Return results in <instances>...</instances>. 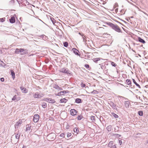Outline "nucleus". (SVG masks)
<instances>
[{
  "label": "nucleus",
  "instance_id": "nucleus-1",
  "mask_svg": "<svg viewBox=\"0 0 148 148\" xmlns=\"http://www.w3.org/2000/svg\"><path fill=\"white\" fill-rule=\"evenodd\" d=\"M106 24L111 27L113 29L117 32L122 33L119 26L117 25H114L110 22H107Z\"/></svg>",
  "mask_w": 148,
  "mask_h": 148
},
{
  "label": "nucleus",
  "instance_id": "nucleus-2",
  "mask_svg": "<svg viewBox=\"0 0 148 148\" xmlns=\"http://www.w3.org/2000/svg\"><path fill=\"white\" fill-rule=\"evenodd\" d=\"M60 71L61 72L67 74H71V72L68 70L67 69L65 68H63L60 69Z\"/></svg>",
  "mask_w": 148,
  "mask_h": 148
},
{
  "label": "nucleus",
  "instance_id": "nucleus-3",
  "mask_svg": "<svg viewBox=\"0 0 148 148\" xmlns=\"http://www.w3.org/2000/svg\"><path fill=\"white\" fill-rule=\"evenodd\" d=\"M69 92L68 90H64L58 92L57 94H56L55 95L56 96H60L63 95L64 94L69 93Z\"/></svg>",
  "mask_w": 148,
  "mask_h": 148
},
{
  "label": "nucleus",
  "instance_id": "nucleus-4",
  "mask_svg": "<svg viewBox=\"0 0 148 148\" xmlns=\"http://www.w3.org/2000/svg\"><path fill=\"white\" fill-rule=\"evenodd\" d=\"M108 104L113 109L116 110L117 109L116 105L112 101H110L108 102Z\"/></svg>",
  "mask_w": 148,
  "mask_h": 148
},
{
  "label": "nucleus",
  "instance_id": "nucleus-5",
  "mask_svg": "<svg viewBox=\"0 0 148 148\" xmlns=\"http://www.w3.org/2000/svg\"><path fill=\"white\" fill-rule=\"evenodd\" d=\"M39 116L37 114H35L34 116L33 121L34 122H37L39 120Z\"/></svg>",
  "mask_w": 148,
  "mask_h": 148
},
{
  "label": "nucleus",
  "instance_id": "nucleus-6",
  "mask_svg": "<svg viewBox=\"0 0 148 148\" xmlns=\"http://www.w3.org/2000/svg\"><path fill=\"white\" fill-rule=\"evenodd\" d=\"M33 97L35 98H40L42 96L38 92L33 93Z\"/></svg>",
  "mask_w": 148,
  "mask_h": 148
},
{
  "label": "nucleus",
  "instance_id": "nucleus-7",
  "mask_svg": "<svg viewBox=\"0 0 148 148\" xmlns=\"http://www.w3.org/2000/svg\"><path fill=\"white\" fill-rule=\"evenodd\" d=\"M77 112L76 110L74 109H71L70 111V114L72 116L75 115Z\"/></svg>",
  "mask_w": 148,
  "mask_h": 148
},
{
  "label": "nucleus",
  "instance_id": "nucleus-8",
  "mask_svg": "<svg viewBox=\"0 0 148 148\" xmlns=\"http://www.w3.org/2000/svg\"><path fill=\"white\" fill-rule=\"evenodd\" d=\"M21 55H23L27 53V51L24 49H21Z\"/></svg>",
  "mask_w": 148,
  "mask_h": 148
},
{
  "label": "nucleus",
  "instance_id": "nucleus-9",
  "mask_svg": "<svg viewBox=\"0 0 148 148\" xmlns=\"http://www.w3.org/2000/svg\"><path fill=\"white\" fill-rule=\"evenodd\" d=\"M22 121L20 120L18 121L15 125V127L16 128H18V127L21 125L22 123Z\"/></svg>",
  "mask_w": 148,
  "mask_h": 148
},
{
  "label": "nucleus",
  "instance_id": "nucleus-10",
  "mask_svg": "<svg viewBox=\"0 0 148 148\" xmlns=\"http://www.w3.org/2000/svg\"><path fill=\"white\" fill-rule=\"evenodd\" d=\"M73 52L77 56H79L80 55L78 53L79 51L76 48H73L72 49Z\"/></svg>",
  "mask_w": 148,
  "mask_h": 148
},
{
  "label": "nucleus",
  "instance_id": "nucleus-11",
  "mask_svg": "<svg viewBox=\"0 0 148 148\" xmlns=\"http://www.w3.org/2000/svg\"><path fill=\"white\" fill-rule=\"evenodd\" d=\"M99 65H100L101 69L102 70H105L106 69L105 64L104 63H102L101 64H99Z\"/></svg>",
  "mask_w": 148,
  "mask_h": 148
},
{
  "label": "nucleus",
  "instance_id": "nucleus-12",
  "mask_svg": "<svg viewBox=\"0 0 148 148\" xmlns=\"http://www.w3.org/2000/svg\"><path fill=\"white\" fill-rule=\"evenodd\" d=\"M10 22L11 23H13L15 22V18L14 16H12L11 18L9 19Z\"/></svg>",
  "mask_w": 148,
  "mask_h": 148
},
{
  "label": "nucleus",
  "instance_id": "nucleus-13",
  "mask_svg": "<svg viewBox=\"0 0 148 148\" xmlns=\"http://www.w3.org/2000/svg\"><path fill=\"white\" fill-rule=\"evenodd\" d=\"M124 104L125 107L127 108H128L129 107L130 103L128 101H125Z\"/></svg>",
  "mask_w": 148,
  "mask_h": 148
},
{
  "label": "nucleus",
  "instance_id": "nucleus-14",
  "mask_svg": "<svg viewBox=\"0 0 148 148\" xmlns=\"http://www.w3.org/2000/svg\"><path fill=\"white\" fill-rule=\"evenodd\" d=\"M47 100L49 102L51 103H54L56 101L52 99L51 98H47Z\"/></svg>",
  "mask_w": 148,
  "mask_h": 148
},
{
  "label": "nucleus",
  "instance_id": "nucleus-15",
  "mask_svg": "<svg viewBox=\"0 0 148 148\" xmlns=\"http://www.w3.org/2000/svg\"><path fill=\"white\" fill-rule=\"evenodd\" d=\"M53 87L55 89L59 90H63L62 88L61 87H60L58 85H55Z\"/></svg>",
  "mask_w": 148,
  "mask_h": 148
},
{
  "label": "nucleus",
  "instance_id": "nucleus-16",
  "mask_svg": "<svg viewBox=\"0 0 148 148\" xmlns=\"http://www.w3.org/2000/svg\"><path fill=\"white\" fill-rule=\"evenodd\" d=\"M126 83L127 85H130V86H132V85H131V80L129 79H127L126 81Z\"/></svg>",
  "mask_w": 148,
  "mask_h": 148
},
{
  "label": "nucleus",
  "instance_id": "nucleus-17",
  "mask_svg": "<svg viewBox=\"0 0 148 148\" xmlns=\"http://www.w3.org/2000/svg\"><path fill=\"white\" fill-rule=\"evenodd\" d=\"M74 134H75V135H76L78 133L79 130L77 128L75 127L73 129Z\"/></svg>",
  "mask_w": 148,
  "mask_h": 148
},
{
  "label": "nucleus",
  "instance_id": "nucleus-18",
  "mask_svg": "<svg viewBox=\"0 0 148 148\" xmlns=\"http://www.w3.org/2000/svg\"><path fill=\"white\" fill-rule=\"evenodd\" d=\"M20 89L23 92L26 93L27 92V90L25 88L23 87H20Z\"/></svg>",
  "mask_w": 148,
  "mask_h": 148
},
{
  "label": "nucleus",
  "instance_id": "nucleus-19",
  "mask_svg": "<svg viewBox=\"0 0 148 148\" xmlns=\"http://www.w3.org/2000/svg\"><path fill=\"white\" fill-rule=\"evenodd\" d=\"M101 58H94L92 59L93 61L96 63H97V61L100 60Z\"/></svg>",
  "mask_w": 148,
  "mask_h": 148
},
{
  "label": "nucleus",
  "instance_id": "nucleus-20",
  "mask_svg": "<svg viewBox=\"0 0 148 148\" xmlns=\"http://www.w3.org/2000/svg\"><path fill=\"white\" fill-rule=\"evenodd\" d=\"M10 72L12 77L13 79H14L15 77V73L14 71L12 70H10Z\"/></svg>",
  "mask_w": 148,
  "mask_h": 148
},
{
  "label": "nucleus",
  "instance_id": "nucleus-21",
  "mask_svg": "<svg viewBox=\"0 0 148 148\" xmlns=\"http://www.w3.org/2000/svg\"><path fill=\"white\" fill-rule=\"evenodd\" d=\"M31 124H29L27 125L26 126V131L29 130L31 129Z\"/></svg>",
  "mask_w": 148,
  "mask_h": 148
},
{
  "label": "nucleus",
  "instance_id": "nucleus-22",
  "mask_svg": "<svg viewBox=\"0 0 148 148\" xmlns=\"http://www.w3.org/2000/svg\"><path fill=\"white\" fill-rule=\"evenodd\" d=\"M138 40L139 42L142 43L143 44L145 43V40H144L143 39H142L140 37H138Z\"/></svg>",
  "mask_w": 148,
  "mask_h": 148
},
{
  "label": "nucleus",
  "instance_id": "nucleus-23",
  "mask_svg": "<svg viewBox=\"0 0 148 148\" xmlns=\"http://www.w3.org/2000/svg\"><path fill=\"white\" fill-rule=\"evenodd\" d=\"M75 102L78 103H81L82 102V100L79 98H77L75 99Z\"/></svg>",
  "mask_w": 148,
  "mask_h": 148
},
{
  "label": "nucleus",
  "instance_id": "nucleus-24",
  "mask_svg": "<svg viewBox=\"0 0 148 148\" xmlns=\"http://www.w3.org/2000/svg\"><path fill=\"white\" fill-rule=\"evenodd\" d=\"M107 131L108 132H110L111 131L112 129V126L111 125H109L106 127Z\"/></svg>",
  "mask_w": 148,
  "mask_h": 148
},
{
  "label": "nucleus",
  "instance_id": "nucleus-25",
  "mask_svg": "<svg viewBox=\"0 0 148 148\" xmlns=\"http://www.w3.org/2000/svg\"><path fill=\"white\" fill-rule=\"evenodd\" d=\"M68 100L67 99H66L65 98H63L61 99L60 100V103H66L67 101Z\"/></svg>",
  "mask_w": 148,
  "mask_h": 148
},
{
  "label": "nucleus",
  "instance_id": "nucleus-26",
  "mask_svg": "<svg viewBox=\"0 0 148 148\" xmlns=\"http://www.w3.org/2000/svg\"><path fill=\"white\" fill-rule=\"evenodd\" d=\"M19 100V99L17 98V96L16 95L14 96L12 99V101H15L16 100V101H17Z\"/></svg>",
  "mask_w": 148,
  "mask_h": 148
},
{
  "label": "nucleus",
  "instance_id": "nucleus-27",
  "mask_svg": "<svg viewBox=\"0 0 148 148\" xmlns=\"http://www.w3.org/2000/svg\"><path fill=\"white\" fill-rule=\"evenodd\" d=\"M132 80H133V82H134V83L139 88H141V87L140 86V85L138 84V83H136V81H135V80L134 79H132Z\"/></svg>",
  "mask_w": 148,
  "mask_h": 148
},
{
  "label": "nucleus",
  "instance_id": "nucleus-28",
  "mask_svg": "<svg viewBox=\"0 0 148 148\" xmlns=\"http://www.w3.org/2000/svg\"><path fill=\"white\" fill-rule=\"evenodd\" d=\"M21 51V49H18V48H16V49L15 51V53L16 54H19V53Z\"/></svg>",
  "mask_w": 148,
  "mask_h": 148
},
{
  "label": "nucleus",
  "instance_id": "nucleus-29",
  "mask_svg": "<svg viewBox=\"0 0 148 148\" xmlns=\"http://www.w3.org/2000/svg\"><path fill=\"white\" fill-rule=\"evenodd\" d=\"M112 135L115 137L116 138H118L119 137H120L121 136V135H120L118 134H113Z\"/></svg>",
  "mask_w": 148,
  "mask_h": 148
},
{
  "label": "nucleus",
  "instance_id": "nucleus-30",
  "mask_svg": "<svg viewBox=\"0 0 148 148\" xmlns=\"http://www.w3.org/2000/svg\"><path fill=\"white\" fill-rule=\"evenodd\" d=\"M83 118L82 115L80 114L77 117V119L78 120H80Z\"/></svg>",
  "mask_w": 148,
  "mask_h": 148
},
{
  "label": "nucleus",
  "instance_id": "nucleus-31",
  "mask_svg": "<svg viewBox=\"0 0 148 148\" xmlns=\"http://www.w3.org/2000/svg\"><path fill=\"white\" fill-rule=\"evenodd\" d=\"M113 145V142L112 141H110L108 144V147H111Z\"/></svg>",
  "mask_w": 148,
  "mask_h": 148
},
{
  "label": "nucleus",
  "instance_id": "nucleus-32",
  "mask_svg": "<svg viewBox=\"0 0 148 148\" xmlns=\"http://www.w3.org/2000/svg\"><path fill=\"white\" fill-rule=\"evenodd\" d=\"M20 135H21L20 134H18V133L15 136L16 138V139H18V140H19V139L20 137Z\"/></svg>",
  "mask_w": 148,
  "mask_h": 148
},
{
  "label": "nucleus",
  "instance_id": "nucleus-33",
  "mask_svg": "<svg viewBox=\"0 0 148 148\" xmlns=\"http://www.w3.org/2000/svg\"><path fill=\"white\" fill-rule=\"evenodd\" d=\"M50 20L51 21L53 24L55 25V23H56V20L54 19V18L53 17L52 18H51Z\"/></svg>",
  "mask_w": 148,
  "mask_h": 148
},
{
  "label": "nucleus",
  "instance_id": "nucleus-34",
  "mask_svg": "<svg viewBox=\"0 0 148 148\" xmlns=\"http://www.w3.org/2000/svg\"><path fill=\"white\" fill-rule=\"evenodd\" d=\"M138 114L140 116H142L143 115V112L142 111H139L138 112Z\"/></svg>",
  "mask_w": 148,
  "mask_h": 148
},
{
  "label": "nucleus",
  "instance_id": "nucleus-35",
  "mask_svg": "<svg viewBox=\"0 0 148 148\" xmlns=\"http://www.w3.org/2000/svg\"><path fill=\"white\" fill-rule=\"evenodd\" d=\"M112 114L113 116L116 118H118L119 117V116L116 114L114 113H112Z\"/></svg>",
  "mask_w": 148,
  "mask_h": 148
},
{
  "label": "nucleus",
  "instance_id": "nucleus-36",
  "mask_svg": "<svg viewBox=\"0 0 148 148\" xmlns=\"http://www.w3.org/2000/svg\"><path fill=\"white\" fill-rule=\"evenodd\" d=\"M64 46L65 47H67L68 45V43L67 42L63 43Z\"/></svg>",
  "mask_w": 148,
  "mask_h": 148
},
{
  "label": "nucleus",
  "instance_id": "nucleus-37",
  "mask_svg": "<svg viewBox=\"0 0 148 148\" xmlns=\"http://www.w3.org/2000/svg\"><path fill=\"white\" fill-rule=\"evenodd\" d=\"M91 93L93 94H97L98 93V92L96 90H94L93 91L91 92Z\"/></svg>",
  "mask_w": 148,
  "mask_h": 148
},
{
  "label": "nucleus",
  "instance_id": "nucleus-38",
  "mask_svg": "<svg viewBox=\"0 0 148 148\" xmlns=\"http://www.w3.org/2000/svg\"><path fill=\"white\" fill-rule=\"evenodd\" d=\"M90 118H91V120H92L93 121H95V117L94 116H91Z\"/></svg>",
  "mask_w": 148,
  "mask_h": 148
},
{
  "label": "nucleus",
  "instance_id": "nucleus-39",
  "mask_svg": "<svg viewBox=\"0 0 148 148\" xmlns=\"http://www.w3.org/2000/svg\"><path fill=\"white\" fill-rule=\"evenodd\" d=\"M111 64L112 66L114 67H115L116 66V64L113 62H111Z\"/></svg>",
  "mask_w": 148,
  "mask_h": 148
},
{
  "label": "nucleus",
  "instance_id": "nucleus-40",
  "mask_svg": "<svg viewBox=\"0 0 148 148\" xmlns=\"http://www.w3.org/2000/svg\"><path fill=\"white\" fill-rule=\"evenodd\" d=\"M104 70V73L106 75H108V69H106L105 70Z\"/></svg>",
  "mask_w": 148,
  "mask_h": 148
},
{
  "label": "nucleus",
  "instance_id": "nucleus-41",
  "mask_svg": "<svg viewBox=\"0 0 148 148\" xmlns=\"http://www.w3.org/2000/svg\"><path fill=\"white\" fill-rule=\"evenodd\" d=\"M65 135L64 133H62L60 135V136L61 137L64 138L65 137Z\"/></svg>",
  "mask_w": 148,
  "mask_h": 148
},
{
  "label": "nucleus",
  "instance_id": "nucleus-42",
  "mask_svg": "<svg viewBox=\"0 0 148 148\" xmlns=\"http://www.w3.org/2000/svg\"><path fill=\"white\" fill-rule=\"evenodd\" d=\"M71 135V133L68 132L67 133V137L68 138Z\"/></svg>",
  "mask_w": 148,
  "mask_h": 148
},
{
  "label": "nucleus",
  "instance_id": "nucleus-43",
  "mask_svg": "<svg viewBox=\"0 0 148 148\" xmlns=\"http://www.w3.org/2000/svg\"><path fill=\"white\" fill-rule=\"evenodd\" d=\"M53 135H54V134H53V133H51V134H49L47 136L48 137V138H49V137H51V136H52Z\"/></svg>",
  "mask_w": 148,
  "mask_h": 148
},
{
  "label": "nucleus",
  "instance_id": "nucleus-44",
  "mask_svg": "<svg viewBox=\"0 0 148 148\" xmlns=\"http://www.w3.org/2000/svg\"><path fill=\"white\" fill-rule=\"evenodd\" d=\"M14 0H11L9 2V3L10 4H13L14 3Z\"/></svg>",
  "mask_w": 148,
  "mask_h": 148
},
{
  "label": "nucleus",
  "instance_id": "nucleus-45",
  "mask_svg": "<svg viewBox=\"0 0 148 148\" xmlns=\"http://www.w3.org/2000/svg\"><path fill=\"white\" fill-rule=\"evenodd\" d=\"M42 107L44 108H45L46 107V103H44V104L42 105Z\"/></svg>",
  "mask_w": 148,
  "mask_h": 148
},
{
  "label": "nucleus",
  "instance_id": "nucleus-46",
  "mask_svg": "<svg viewBox=\"0 0 148 148\" xmlns=\"http://www.w3.org/2000/svg\"><path fill=\"white\" fill-rule=\"evenodd\" d=\"M53 17L51 16H50L49 15H48L47 14V18L49 20L51 19V18H52Z\"/></svg>",
  "mask_w": 148,
  "mask_h": 148
},
{
  "label": "nucleus",
  "instance_id": "nucleus-47",
  "mask_svg": "<svg viewBox=\"0 0 148 148\" xmlns=\"http://www.w3.org/2000/svg\"><path fill=\"white\" fill-rule=\"evenodd\" d=\"M81 86L82 88L86 86V85L82 83L81 84Z\"/></svg>",
  "mask_w": 148,
  "mask_h": 148
},
{
  "label": "nucleus",
  "instance_id": "nucleus-48",
  "mask_svg": "<svg viewBox=\"0 0 148 148\" xmlns=\"http://www.w3.org/2000/svg\"><path fill=\"white\" fill-rule=\"evenodd\" d=\"M82 38L83 39V41L86 42V40L85 39V36L84 35H82Z\"/></svg>",
  "mask_w": 148,
  "mask_h": 148
},
{
  "label": "nucleus",
  "instance_id": "nucleus-49",
  "mask_svg": "<svg viewBox=\"0 0 148 148\" xmlns=\"http://www.w3.org/2000/svg\"><path fill=\"white\" fill-rule=\"evenodd\" d=\"M84 66L86 68H88L89 67V66L88 64H86L84 65Z\"/></svg>",
  "mask_w": 148,
  "mask_h": 148
},
{
  "label": "nucleus",
  "instance_id": "nucleus-50",
  "mask_svg": "<svg viewBox=\"0 0 148 148\" xmlns=\"http://www.w3.org/2000/svg\"><path fill=\"white\" fill-rule=\"evenodd\" d=\"M0 21L1 22H3L5 21V20L3 18H0Z\"/></svg>",
  "mask_w": 148,
  "mask_h": 148
},
{
  "label": "nucleus",
  "instance_id": "nucleus-51",
  "mask_svg": "<svg viewBox=\"0 0 148 148\" xmlns=\"http://www.w3.org/2000/svg\"><path fill=\"white\" fill-rule=\"evenodd\" d=\"M3 64H4L5 63L3 61H1V62H0V65L2 66H4V65H3Z\"/></svg>",
  "mask_w": 148,
  "mask_h": 148
},
{
  "label": "nucleus",
  "instance_id": "nucleus-52",
  "mask_svg": "<svg viewBox=\"0 0 148 148\" xmlns=\"http://www.w3.org/2000/svg\"><path fill=\"white\" fill-rule=\"evenodd\" d=\"M0 80L1 82H3L4 81V79L3 77L1 78H0Z\"/></svg>",
  "mask_w": 148,
  "mask_h": 148
},
{
  "label": "nucleus",
  "instance_id": "nucleus-53",
  "mask_svg": "<svg viewBox=\"0 0 148 148\" xmlns=\"http://www.w3.org/2000/svg\"><path fill=\"white\" fill-rule=\"evenodd\" d=\"M144 56H145V58L146 59H148V55L147 56H146V54H145L144 55Z\"/></svg>",
  "mask_w": 148,
  "mask_h": 148
},
{
  "label": "nucleus",
  "instance_id": "nucleus-54",
  "mask_svg": "<svg viewBox=\"0 0 148 148\" xmlns=\"http://www.w3.org/2000/svg\"><path fill=\"white\" fill-rule=\"evenodd\" d=\"M111 148H116V147L115 145H112V147H111Z\"/></svg>",
  "mask_w": 148,
  "mask_h": 148
},
{
  "label": "nucleus",
  "instance_id": "nucleus-55",
  "mask_svg": "<svg viewBox=\"0 0 148 148\" xmlns=\"http://www.w3.org/2000/svg\"><path fill=\"white\" fill-rule=\"evenodd\" d=\"M122 142L121 140H119V143L120 144V145H121L122 144Z\"/></svg>",
  "mask_w": 148,
  "mask_h": 148
},
{
  "label": "nucleus",
  "instance_id": "nucleus-56",
  "mask_svg": "<svg viewBox=\"0 0 148 148\" xmlns=\"http://www.w3.org/2000/svg\"><path fill=\"white\" fill-rule=\"evenodd\" d=\"M114 6H118V4L117 3H115Z\"/></svg>",
  "mask_w": 148,
  "mask_h": 148
},
{
  "label": "nucleus",
  "instance_id": "nucleus-57",
  "mask_svg": "<svg viewBox=\"0 0 148 148\" xmlns=\"http://www.w3.org/2000/svg\"><path fill=\"white\" fill-rule=\"evenodd\" d=\"M118 8H116L115 9V11L116 12L118 11Z\"/></svg>",
  "mask_w": 148,
  "mask_h": 148
},
{
  "label": "nucleus",
  "instance_id": "nucleus-58",
  "mask_svg": "<svg viewBox=\"0 0 148 148\" xmlns=\"http://www.w3.org/2000/svg\"><path fill=\"white\" fill-rule=\"evenodd\" d=\"M79 34H80V35H81L82 36V35H83V34H82L81 33H80V32H79Z\"/></svg>",
  "mask_w": 148,
  "mask_h": 148
},
{
  "label": "nucleus",
  "instance_id": "nucleus-59",
  "mask_svg": "<svg viewBox=\"0 0 148 148\" xmlns=\"http://www.w3.org/2000/svg\"><path fill=\"white\" fill-rule=\"evenodd\" d=\"M22 148H26V147L25 146H23Z\"/></svg>",
  "mask_w": 148,
  "mask_h": 148
},
{
  "label": "nucleus",
  "instance_id": "nucleus-60",
  "mask_svg": "<svg viewBox=\"0 0 148 148\" xmlns=\"http://www.w3.org/2000/svg\"><path fill=\"white\" fill-rule=\"evenodd\" d=\"M107 34V33H103V35H104V34Z\"/></svg>",
  "mask_w": 148,
  "mask_h": 148
},
{
  "label": "nucleus",
  "instance_id": "nucleus-61",
  "mask_svg": "<svg viewBox=\"0 0 148 148\" xmlns=\"http://www.w3.org/2000/svg\"><path fill=\"white\" fill-rule=\"evenodd\" d=\"M89 55H87V57L88 58H89Z\"/></svg>",
  "mask_w": 148,
  "mask_h": 148
},
{
  "label": "nucleus",
  "instance_id": "nucleus-62",
  "mask_svg": "<svg viewBox=\"0 0 148 148\" xmlns=\"http://www.w3.org/2000/svg\"><path fill=\"white\" fill-rule=\"evenodd\" d=\"M133 18V16H131V17H130V18Z\"/></svg>",
  "mask_w": 148,
  "mask_h": 148
},
{
  "label": "nucleus",
  "instance_id": "nucleus-63",
  "mask_svg": "<svg viewBox=\"0 0 148 148\" xmlns=\"http://www.w3.org/2000/svg\"><path fill=\"white\" fill-rule=\"evenodd\" d=\"M66 129H67L68 128V127H67V126L66 127Z\"/></svg>",
  "mask_w": 148,
  "mask_h": 148
},
{
  "label": "nucleus",
  "instance_id": "nucleus-64",
  "mask_svg": "<svg viewBox=\"0 0 148 148\" xmlns=\"http://www.w3.org/2000/svg\"><path fill=\"white\" fill-rule=\"evenodd\" d=\"M148 143V141L147 142V143Z\"/></svg>",
  "mask_w": 148,
  "mask_h": 148
}]
</instances>
